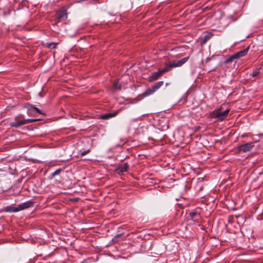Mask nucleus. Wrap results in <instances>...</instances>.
I'll return each instance as SVG.
<instances>
[{"label": "nucleus", "instance_id": "obj_14", "mask_svg": "<svg viewBox=\"0 0 263 263\" xmlns=\"http://www.w3.org/2000/svg\"><path fill=\"white\" fill-rule=\"evenodd\" d=\"M190 216L192 218H196V219H198L200 217V214L197 212H192L190 214Z\"/></svg>", "mask_w": 263, "mask_h": 263}, {"label": "nucleus", "instance_id": "obj_12", "mask_svg": "<svg viewBox=\"0 0 263 263\" xmlns=\"http://www.w3.org/2000/svg\"><path fill=\"white\" fill-rule=\"evenodd\" d=\"M163 85V81H160L157 82L155 85H154L152 87L156 91L157 89H158L160 87H161Z\"/></svg>", "mask_w": 263, "mask_h": 263}, {"label": "nucleus", "instance_id": "obj_11", "mask_svg": "<svg viewBox=\"0 0 263 263\" xmlns=\"http://www.w3.org/2000/svg\"><path fill=\"white\" fill-rule=\"evenodd\" d=\"M128 168V164L127 163H125L124 164L119 167L118 171L120 172H124L127 171Z\"/></svg>", "mask_w": 263, "mask_h": 263}, {"label": "nucleus", "instance_id": "obj_7", "mask_svg": "<svg viewBox=\"0 0 263 263\" xmlns=\"http://www.w3.org/2000/svg\"><path fill=\"white\" fill-rule=\"evenodd\" d=\"M162 76L160 71L153 72L148 77V80L149 82H152L157 80L160 77Z\"/></svg>", "mask_w": 263, "mask_h": 263}, {"label": "nucleus", "instance_id": "obj_10", "mask_svg": "<svg viewBox=\"0 0 263 263\" xmlns=\"http://www.w3.org/2000/svg\"><path fill=\"white\" fill-rule=\"evenodd\" d=\"M21 211L19 208V205L17 207L14 206H7L6 208V211L9 212H17Z\"/></svg>", "mask_w": 263, "mask_h": 263}, {"label": "nucleus", "instance_id": "obj_19", "mask_svg": "<svg viewBox=\"0 0 263 263\" xmlns=\"http://www.w3.org/2000/svg\"><path fill=\"white\" fill-rule=\"evenodd\" d=\"M61 171H62L61 169H60V168L58 169L52 174V176L54 177L57 175H59L61 172Z\"/></svg>", "mask_w": 263, "mask_h": 263}, {"label": "nucleus", "instance_id": "obj_21", "mask_svg": "<svg viewBox=\"0 0 263 263\" xmlns=\"http://www.w3.org/2000/svg\"><path fill=\"white\" fill-rule=\"evenodd\" d=\"M211 37V35H207L204 36V43H205L208 40H209Z\"/></svg>", "mask_w": 263, "mask_h": 263}, {"label": "nucleus", "instance_id": "obj_13", "mask_svg": "<svg viewBox=\"0 0 263 263\" xmlns=\"http://www.w3.org/2000/svg\"><path fill=\"white\" fill-rule=\"evenodd\" d=\"M155 91L154 90V89H153V88L152 87L151 89H147L144 93H143V95L144 96H149L151 95H152Z\"/></svg>", "mask_w": 263, "mask_h": 263}, {"label": "nucleus", "instance_id": "obj_1", "mask_svg": "<svg viewBox=\"0 0 263 263\" xmlns=\"http://www.w3.org/2000/svg\"><path fill=\"white\" fill-rule=\"evenodd\" d=\"M230 109H228L224 111H221L219 108L214 110L211 113V117L213 118L217 119V121H221L227 117Z\"/></svg>", "mask_w": 263, "mask_h": 263}, {"label": "nucleus", "instance_id": "obj_18", "mask_svg": "<svg viewBox=\"0 0 263 263\" xmlns=\"http://www.w3.org/2000/svg\"><path fill=\"white\" fill-rule=\"evenodd\" d=\"M259 73V69H256L255 71H253L251 74L252 77H254L257 76Z\"/></svg>", "mask_w": 263, "mask_h": 263}, {"label": "nucleus", "instance_id": "obj_17", "mask_svg": "<svg viewBox=\"0 0 263 263\" xmlns=\"http://www.w3.org/2000/svg\"><path fill=\"white\" fill-rule=\"evenodd\" d=\"M57 45V43H51L48 44L47 45V47L49 48L54 49V48H56Z\"/></svg>", "mask_w": 263, "mask_h": 263}, {"label": "nucleus", "instance_id": "obj_8", "mask_svg": "<svg viewBox=\"0 0 263 263\" xmlns=\"http://www.w3.org/2000/svg\"><path fill=\"white\" fill-rule=\"evenodd\" d=\"M33 205V202L31 201H27L25 202H24L21 204H19V208L20 210H22L25 209H27L28 208H30Z\"/></svg>", "mask_w": 263, "mask_h": 263}, {"label": "nucleus", "instance_id": "obj_16", "mask_svg": "<svg viewBox=\"0 0 263 263\" xmlns=\"http://www.w3.org/2000/svg\"><path fill=\"white\" fill-rule=\"evenodd\" d=\"M113 87L115 89L119 90L121 88V85L119 84L118 81H115Z\"/></svg>", "mask_w": 263, "mask_h": 263}, {"label": "nucleus", "instance_id": "obj_3", "mask_svg": "<svg viewBox=\"0 0 263 263\" xmlns=\"http://www.w3.org/2000/svg\"><path fill=\"white\" fill-rule=\"evenodd\" d=\"M254 147L253 142H249L246 144L239 145L237 147L238 151L239 152L246 153L250 152Z\"/></svg>", "mask_w": 263, "mask_h": 263}, {"label": "nucleus", "instance_id": "obj_6", "mask_svg": "<svg viewBox=\"0 0 263 263\" xmlns=\"http://www.w3.org/2000/svg\"><path fill=\"white\" fill-rule=\"evenodd\" d=\"M56 18L59 21L65 20L67 17V13L65 10L58 11L55 14Z\"/></svg>", "mask_w": 263, "mask_h": 263}, {"label": "nucleus", "instance_id": "obj_2", "mask_svg": "<svg viewBox=\"0 0 263 263\" xmlns=\"http://www.w3.org/2000/svg\"><path fill=\"white\" fill-rule=\"evenodd\" d=\"M18 117H16L15 118L14 121L10 123V125L11 127H18L22 125L33 123L39 120L38 119H28L24 120H18Z\"/></svg>", "mask_w": 263, "mask_h": 263}, {"label": "nucleus", "instance_id": "obj_22", "mask_svg": "<svg viewBox=\"0 0 263 263\" xmlns=\"http://www.w3.org/2000/svg\"><path fill=\"white\" fill-rule=\"evenodd\" d=\"M88 151H84V152H82L81 155H82V156L85 155L88 152Z\"/></svg>", "mask_w": 263, "mask_h": 263}, {"label": "nucleus", "instance_id": "obj_20", "mask_svg": "<svg viewBox=\"0 0 263 263\" xmlns=\"http://www.w3.org/2000/svg\"><path fill=\"white\" fill-rule=\"evenodd\" d=\"M30 107L31 108H33V109L36 110V111L38 112L39 113L41 114V110L40 109H39L37 108H36L34 106H31Z\"/></svg>", "mask_w": 263, "mask_h": 263}, {"label": "nucleus", "instance_id": "obj_9", "mask_svg": "<svg viewBox=\"0 0 263 263\" xmlns=\"http://www.w3.org/2000/svg\"><path fill=\"white\" fill-rule=\"evenodd\" d=\"M119 113V111L113 113H107L104 115H103L101 116V118L103 120L108 119L109 118L114 117L117 116Z\"/></svg>", "mask_w": 263, "mask_h": 263}, {"label": "nucleus", "instance_id": "obj_5", "mask_svg": "<svg viewBox=\"0 0 263 263\" xmlns=\"http://www.w3.org/2000/svg\"><path fill=\"white\" fill-rule=\"evenodd\" d=\"M189 59V57H187L184 58L179 61L173 62L170 64V67L172 68L173 67H180L185 63L188 61Z\"/></svg>", "mask_w": 263, "mask_h": 263}, {"label": "nucleus", "instance_id": "obj_4", "mask_svg": "<svg viewBox=\"0 0 263 263\" xmlns=\"http://www.w3.org/2000/svg\"><path fill=\"white\" fill-rule=\"evenodd\" d=\"M249 49V47H248L244 50L240 51L236 53L235 54L232 55L231 57V58H230V59L228 60V62L231 61L233 59H238L240 57H242L245 56V55H246L247 54Z\"/></svg>", "mask_w": 263, "mask_h": 263}, {"label": "nucleus", "instance_id": "obj_15", "mask_svg": "<svg viewBox=\"0 0 263 263\" xmlns=\"http://www.w3.org/2000/svg\"><path fill=\"white\" fill-rule=\"evenodd\" d=\"M171 67H170V64H169L167 67H165L163 69H162L161 70H159L162 74V75L165 72H166L168 71H170L171 69Z\"/></svg>", "mask_w": 263, "mask_h": 263}]
</instances>
